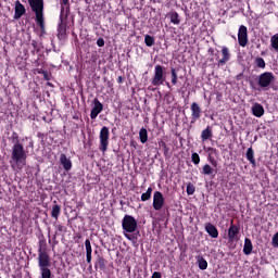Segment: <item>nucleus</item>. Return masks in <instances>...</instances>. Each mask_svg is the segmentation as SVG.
I'll return each mask as SVG.
<instances>
[{
  "instance_id": "nucleus-1",
  "label": "nucleus",
  "mask_w": 278,
  "mask_h": 278,
  "mask_svg": "<svg viewBox=\"0 0 278 278\" xmlns=\"http://www.w3.org/2000/svg\"><path fill=\"white\" fill-rule=\"evenodd\" d=\"M31 12L35 13V21L39 26L41 34H45V0H28Z\"/></svg>"
},
{
  "instance_id": "nucleus-2",
  "label": "nucleus",
  "mask_w": 278,
  "mask_h": 278,
  "mask_svg": "<svg viewBox=\"0 0 278 278\" xmlns=\"http://www.w3.org/2000/svg\"><path fill=\"white\" fill-rule=\"evenodd\" d=\"M122 229L125 231L124 236L127 240H136V236L129 235L135 233V231L138 229V222L136 220V217L131 215H125L122 219Z\"/></svg>"
},
{
  "instance_id": "nucleus-3",
  "label": "nucleus",
  "mask_w": 278,
  "mask_h": 278,
  "mask_svg": "<svg viewBox=\"0 0 278 278\" xmlns=\"http://www.w3.org/2000/svg\"><path fill=\"white\" fill-rule=\"evenodd\" d=\"M11 159L15 164H25L27 162V151H25L23 143L13 144Z\"/></svg>"
},
{
  "instance_id": "nucleus-4",
  "label": "nucleus",
  "mask_w": 278,
  "mask_h": 278,
  "mask_svg": "<svg viewBox=\"0 0 278 278\" xmlns=\"http://www.w3.org/2000/svg\"><path fill=\"white\" fill-rule=\"evenodd\" d=\"M100 144L99 150L102 153H105L108 151V147H110V128L108 126H103L100 130Z\"/></svg>"
},
{
  "instance_id": "nucleus-5",
  "label": "nucleus",
  "mask_w": 278,
  "mask_h": 278,
  "mask_svg": "<svg viewBox=\"0 0 278 278\" xmlns=\"http://www.w3.org/2000/svg\"><path fill=\"white\" fill-rule=\"evenodd\" d=\"M68 15H65L64 18V7L61 8V12H60V23L58 25L56 28V38H59V40H66V17Z\"/></svg>"
},
{
  "instance_id": "nucleus-6",
  "label": "nucleus",
  "mask_w": 278,
  "mask_h": 278,
  "mask_svg": "<svg viewBox=\"0 0 278 278\" xmlns=\"http://www.w3.org/2000/svg\"><path fill=\"white\" fill-rule=\"evenodd\" d=\"M166 81V75H164V67L162 65H155L154 76L151 80L152 86H162Z\"/></svg>"
},
{
  "instance_id": "nucleus-7",
  "label": "nucleus",
  "mask_w": 278,
  "mask_h": 278,
  "mask_svg": "<svg viewBox=\"0 0 278 278\" xmlns=\"http://www.w3.org/2000/svg\"><path fill=\"white\" fill-rule=\"evenodd\" d=\"M274 81L275 74H273L271 72H265L258 76L260 88H268V86H270V84H273Z\"/></svg>"
},
{
  "instance_id": "nucleus-8",
  "label": "nucleus",
  "mask_w": 278,
  "mask_h": 278,
  "mask_svg": "<svg viewBox=\"0 0 278 278\" xmlns=\"http://www.w3.org/2000/svg\"><path fill=\"white\" fill-rule=\"evenodd\" d=\"M238 42L240 47H247L249 45V29L244 25L239 27Z\"/></svg>"
},
{
  "instance_id": "nucleus-9",
  "label": "nucleus",
  "mask_w": 278,
  "mask_h": 278,
  "mask_svg": "<svg viewBox=\"0 0 278 278\" xmlns=\"http://www.w3.org/2000/svg\"><path fill=\"white\" fill-rule=\"evenodd\" d=\"M238 240H240V227L231 220L230 227L228 228V241L238 242Z\"/></svg>"
},
{
  "instance_id": "nucleus-10",
  "label": "nucleus",
  "mask_w": 278,
  "mask_h": 278,
  "mask_svg": "<svg viewBox=\"0 0 278 278\" xmlns=\"http://www.w3.org/2000/svg\"><path fill=\"white\" fill-rule=\"evenodd\" d=\"M164 203H166V200L164 199V194L160 191H155L153 194V207L156 212H160L162 207H164Z\"/></svg>"
},
{
  "instance_id": "nucleus-11",
  "label": "nucleus",
  "mask_w": 278,
  "mask_h": 278,
  "mask_svg": "<svg viewBox=\"0 0 278 278\" xmlns=\"http://www.w3.org/2000/svg\"><path fill=\"white\" fill-rule=\"evenodd\" d=\"M103 112V103L99 101V98L93 99V108L91 109L90 112V118L91 121H94L97 116H99Z\"/></svg>"
},
{
  "instance_id": "nucleus-12",
  "label": "nucleus",
  "mask_w": 278,
  "mask_h": 278,
  "mask_svg": "<svg viewBox=\"0 0 278 278\" xmlns=\"http://www.w3.org/2000/svg\"><path fill=\"white\" fill-rule=\"evenodd\" d=\"M51 266V257L48 252H38V267L47 268Z\"/></svg>"
},
{
  "instance_id": "nucleus-13",
  "label": "nucleus",
  "mask_w": 278,
  "mask_h": 278,
  "mask_svg": "<svg viewBox=\"0 0 278 278\" xmlns=\"http://www.w3.org/2000/svg\"><path fill=\"white\" fill-rule=\"evenodd\" d=\"M191 125L197 123V121H199V118H201V106L199 105V103L197 102H192L191 103Z\"/></svg>"
},
{
  "instance_id": "nucleus-14",
  "label": "nucleus",
  "mask_w": 278,
  "mask_h": 278,
  "mask_svg": "<svg viewBox=\"0 0 278 278\" xmlns=\"http://www.w3.org/2000/svg\"><path fill=\"white\" fill-rule=\"evenodd\" d=\"M25 12L27 10L25 9V5L21 3V1H15V11H14V18L15 21H18L22 16H25Z\"/></svg>"
},
{
  "instance_id": "nucleus-15",
  "label": "nucleus",
  "mask_w": 278,
  "mask_h": 278,
  "mask_svg": "<svg viewBox=\"0 0 278 278\" xmlns=\"http://www.w3.org/2000/svg\"><path fill=\"white\" fill-rule=\"evenodd\" d=\"M231 60V52H229V48H222V59L218 60V66H225L227 62Z\"/></svg>"
},
{
  "instance_id": "nucleus-16",
  "label": "nucleus",
  "mask_w": 278,
  "mask_h": 278,
  "mask_svg": "<svg viewBox=\"0 0 278 278\" xmlns=\"http://www.w3.org/2000/svg\"><path fill=\"white\" fill-rule=\"evenodd\" d=\"M60 164L66 173L73 168V161H71L64 153L60 155Z\"/></svg>"
},
{
  "instance_id": "nucleus-17",
  "label": "nucleus",
  "mask_w": 278,
  "mask_h": 278,
  "mask_svg": "<svg viewBox=\"0 0 278 278\" xmlns=\"http://www.w3.org/2000/svg\"><path fill=\"white\" fill-rule=\"evenodd\" d=\"M205 231L211 238H218V228L212 223L205 224Z\"/></svg>"
},
{
  "instance_id": "nucleus-18",
  "label": "nucleus",
  "mask_w": 278,
  "mask_h": 278,
  "mask_svg": "<svg viewBox=\"0 0 278 278\" xmlns=\"http://www.w3.org/2000/svg\"><path fill=\"white\" fill-rule=\"evenodd\" d=\"M85 249H86L87 264L91 265L92 264V245L90 244V239H86Z\"/></svg>"
},
{
  "instance_id": "nucleus-19",
  "label": "nucleus",
  "mask_w": 278,
  "mask_h": 278,
  "mask_svg": "<svg viewBox=\"0 0 278 278\" xmlns=\"http://www.w3.org/2000/svg\"><path fill=\"white\" fill-rule=\"evenodd\" d=\"M245 157L248 162L252 165L253 168L257 166V162L255 161V151H253V148H249L245 153Z\"/></svg>"
},
{
  "instance_id": "nucleus-20",
  "label": "nucleus",
  "mask_w": 278,
  "mask_h": 278,
  "mask_svg": "<svg viewBox=\"0 0 278 278\" xmlns=\"http://www.w3.org/2000/svg\"><path fill=\"white\" fill-rule=\"evenodd\" d=\"M252 114L253 116H256V118H262V115L264 114V106L260 103H256L252 106Z\"/></svg>"
},
{
  "instance_id": "nucleus-21",
  "label": "nucleus",
  "mask_w": 278,
  "mask_h": 278,
  "mask_svg": "<svg viewBox=\"0 0 278 278\" xmlns=\"http://www.w3.org/2000/svg\"><path fill=\"white\" fill-rule=\"evenodd\" d=\"M106 265H108V261L103 256L98 255L94 264V268L96 269L99 268V270H105Z\"/></svg>"
},
{
  "instance_id": "nucleus-22",
  "label": "nucleus",
  "mask_w": 278,
  "mask_h": 278,
  "mask_svg": "<svg viewBox=\"0 0 278 278\" xmlns=\"http://www.w3.org/2000/svg\"><path fill=\"white\" fill-rule=\"evenodd\" d=\"M243 253L244 255H251L253 253V242L249 238L244 239Z\"/></svg>"
},
{
  "instance_id": "nucleus-23",
  "label": "nucleus",
  "mask_w": 278,
  "mask_h": 278,
  "mask_svg": "<svg viewBox=\"0 0 278 278\" xmlns=\"http://www.w3.org/2000/svg\"><path fill=\"white\" fill-rule=\"evenodd\" d=\"M214 134L212 132V127L207 126L204 130L201 132V140L202 142H205V140H210Z\"/></svg>"
},
{
  "instance_id": "nucleus-24",
  "label": "nucleus",
  "mask_w": 278,
  "mask_h": 278,
  "mask_svg": "<svg viewBox=\"0 0 278 278\" xmlns=\"http://www.w3.org/2000/svg\"><path fill=\"white\" fill-rule=\"evenodd\" d=\"M168 16H169L170 23H173V25H179V23H181V18H179V13H177V11L169 12Z\"/></svg>"
},
{
  "instance_id": "nucleus-25",
  "label": "nucleus",
  "mask_w": 278,
  "mask_h": 278,
  "mask_svg": "<svg viewBox=\"0 0 278 278\" xmlns=\"http://www.w3.org/2000/svg\"><path fill=\"white\" fill-rule=\"evenodd\" d=\"M61 212H62V206H60V204H54L51 211L52 218H55V220H58V218H60Z\"/></svg>"
},
{
  "instance_id": "nucleus-26",
  "label": "nucleus",
  "mask_w": 278,
  "mask_h": 278,
  "mask_svg": "<svg viewBox=\"0 0 278 278\" xmlns=\"http://www.w3.org/2000/svg\"><path fill=\"white\" fill-rule=\"evenodd\" d=\"M139 138H140V142L142 144L147 143V141L149 140V132L147 131V128H141L140 129Z\"/></svg>"
},
{
  "instance_id": "nucleus-27",
  "label": "nucleus",
  "mask_w": 278,
  "mask_h": 278,
  "mask_svg": "<svg viewBox=\"0 0 278 278\" xmlns=\"http://www.w3.org/2000/svg\"><path fill=\"white\" fill-rule=\"evenodd\" d=\"M198 266L200 270H207V261L203 256H199Z\"/></svg>"
},
{
  "instance_id": "nucleus-28",
  "label": "nucleus",
  "mask_w": 278,
  "mask_h": 278,
  "mask_svg": "<svg viewBox=\"0 0 278 278\" xmlns=\"http://www.w3.org/2000/svg\"><path fill=\"white\" fill-rule=\"evenodd\" d=\"M153 193V188L152 187H149L147 189V192L142 193L141 194V201H149L151 200V194Z\"/></svg>"
},
{
  "instance_id": "nucleus-29",
  "label": "nucleus",
  "mask_w": 278,
  "mask_h": 278,
  "mask_svg": "<svg viewBox=\"0 0 278 278\" xmlns=\"http://www.w3.org/2000/svg\"><path fill=\"white\" fill-rule=\"evenodd\" d=\"M41 278H51V269L49 267H39Z\"/></svg>"
},
{
  "instance_id": "nucleus-30",
  "label": "nucleus",
  "mask_w": 278,
  "mask_h": 278,
  "mask_svg": "<svg viewBox=\"0 0 278 278\" xmlns=\"http://www.w3.org/2000/svg\"><path fill=\"white\" fill-rule=\"evenodd\" d=\"M144 43L147 47H153V45H155V38H153V36H151V35H146Z\"/></svg>"
},
{
  "instance_id": "nucleus-31",
  "label": "nucleus",
  "mask_w": 278,
  "mask_h": 278,
  "mask_svg": "<svg viewBox=\"0 0 278 278\" xmlns=\"http://www.w3.org/2000/svg\"><path fill=\"white\" fill-rule=\"evenodd\" d=\"M254 63L257 66V68H266V61H264V59L261 56H257Z\"/></svg>"
},
{
  "instance_id": "nucleus-32",
  "label": "nucleus",
  "mask_w": 278,
  "mask_h": 278,
  "mask_svg": "<svg viewBox=\"0 0 278 278\" xmlns=\"http://www.w3.org/2000/svg\"><path fill=\"white\" fill-rule=\"evenodd\" d=\"M202 173L204 175H214V168L210 165V164H205L203 167H202Z\"/></svg>"
},
{
  "instance_id": "nucleus-33",
  "label": "nucleus",
  "mask_w": 278,
  "mask_h": 278,
  "mask_svg": "<svg viewBox=\"0 0 278 278\" xmlns=\"http://www.w3.org/2000/svg\"><path fill=\"white\" fill-rule=\"evenodd\" d=\"M270 45L273 47V49L275 51H277L278 53V34L274 35L271 38H270Z\"/></svg>"
},
{
  "instance_id": "nucleus-34",
  "label": "nucleus",
  "mask_w": 278,
  "mask_h": 278,
  "mask_svg": "<svg viewBox=\"0 0 278 278\" xmlns=\"http://www.w3.org/2000/svg\"><path fill=\"white\" fill-rule=\"evenodd\" d=\"M10 140H11V142H12L13 144H22V143H21V139H20V137H18V132H16V131H13V132H12V136L10 137Z\"/></svg>"
},
{
  "instance_id": "nucleus-35",
  "label": "nucleus",
  "mask_w": 278,
  "mask_h": 278,
  "mask_svg": "<svg viewBox=\"0 0 278 278\" xmlns=\"http://www.w3.org/2000/svg\"><path fill=\"white\" fill-rule=\"evenodd\" d=\"M170 75H172V84H173V86H177V79H179V78L177 76V70H175V67L170 68Z\"/></svg>"
},
{
  "instance_id": "nucleus-36",
  "label": "nucleus",
  "mask_w": 278,
  "mask_h": 278,
  "mask_svg": "<svg viewBox=\"0 0 278 278\" xmlns=\"http://www.w3.org/2000/svg\"><path fill=\"white\" fill-rule=\"evenodd\" d=\"M194 192H197V187H194V185L192 182H189L187 185V194L189 197H192V194H194Z\"/></svg>"
},
{
  "instance_id": "nucleus-37",
  "label": "nucleus",
  "mask_w": 278,
  "mask_h": 278,
  "mask_svg": "<svg viewBox=\"0 0 278 278\" xmlns=\"http://www.w3.org/2000/svg\"><path fill=\"white\" fill-rule=\"evenodd\" d=\"M38 253H47V240L39 241Z\"/></svg>"
},
{
  "instance_id": "nucleus-38",
  "label": "nucleus",
  "mask_w": 278,
  "mask_h": 278,
  "mask_svg": "<svg viewBox=\"0 0 278 278\" xmlns=\"http://www.w3.org/2000/svg\"><path fill=\"white\" fill-rule=\"evenodd\" d=\"M191 162H192L193 164H195V166L201 163V156H199V153L193 152V153L191 154Z\"/></svg>"
},
{
  "instance_id": "nucleus-39",
  "label": "nucleus",
  "mask_w": 278,
  "mask_h": 278,
  "mask_svg": "<svg viewBox=\"0 0 278 278\" xmlns=\"http://www.w3.org/2000/svg\"><path fill=\"white\" fill-rule=\"evenodd\" d=\"M208 162H210V164H212L213 168L218 167V161H216V159H214V156H212V154H208Z\"/></svg>"
},
{
  "instance_id": "nucleus-40",
  "label": "nucleus",
  "mask_w": 278,
  "mask_h": 278,
  "mask_svg": "<svg viewBox=\"0 0 278 278\" xmlns=\"http://www.w3.org/2000/svg\"><path fill=\"white\" fill-rule=\"evenodd\" d=\"M61 5L66 7V12H70L71 10V0H61Z\"/></svg>"
},
{
  "instance_id": "nucleus-41",
  "label": "nucleus",
  "mask_w": 278,
  "mask_h": 278,
  "mask_svg": "<svg viewBox=\"0 0 278 278\" xmlns=\"http://www.w3.org/2000/svg\"><path fill=\"white\" fill-rule=\"evenodd\" d=\"M207 151L210 152L208 155H211V156L212 155L218 156V150H216L215 148L208 147Z\"/></svg>"
},
{
  "instance_id": "nucleus-42",
  "label": "nucleus",
  "mask_w": 278,
  "mask_h": 278,
  "mask_svg": "<svg viewBox=\"0 0 278 278\" xmlns=\"http://www.w3.org/2000/svg\"><path fill=\"white\" fill-rule=\"evenodd\" d=\"M273 247H278V231L274 235L271 239Z\"/></svg>"
},
{
  "instance_id": "nucleus-43",
  "label": "nucleus",
  "mask_w": 278,
  "mask_h": 278,
  "mask_svg": "<svg viewBox=\"0 0 278 278\" xmlns=\"http://www.w3.org/2000/svg\"><path fill=\"white\" fill-rule=\"evenodd\" d=\"M56 227V231H60V233L65 232L66 231V226L59 224L55 226Z\"/></svg>"
},
{
  "instance_id": "nucleus-44",
  "label": "nucleus",
  "mask_w": 278,
  "mask_h": 278,
  "mask_svg": "<svg viewBox=\"0 0 278 278\" xmlns=\"http://www.w3.org/2000/svg\"><path fill=\"white\" fill-rule=\"evenodd\" d=\"M97 46L98 47H105V40L103 38H98L97 40Z\"/></svg>"
},
{
  "instance_id": "nucleus-45",
  "label": "nucleus",
  "mask_w": 278,
  "mask_h": 278,
  "mask_svg": "<svg viewBox=\"0 0 278 278\" xmlns=\"http://www.w3.org/2000/svg\"><path fill=\"white\" fill-rule=\"evenodd\" d=\"M161 147H162V149H163V151H164V155H166V153L169 151V150H168V146L166 144V142H162V143H161Z\"/></svg>"
},
{
  "instance_id": "nucleus-46",
  "label": "nucleus",
  "mask_w": 278,
  "mask_h": 278,
  "mask_svg": "<svg viewBox=\"0 0 278 278\" xmlns=\"http://www.w3.org/2000/svg\"><path fill=\"white\" fill-rule=\"evenodd\" d=\"M43 78L46 79V81H49L51 78L49 77V72L48 71H43L42 72Z\"/></svg>"
},
{
  "instance_id": "nucleus-47",
  "label": "nucleus",
  "mask_w": 278,
  "mask_h": 278,
  "mask_svg": "<svg viewBox=\"0 0 278 278\" xmlns=\"http://www.w3.org/2000/svg\"><path fill=\"white\" fill-rule=\"evenodd\" d=\"M151 278H162V273L160 271H154L151 276Z\"/></svg>"
},
{
  "instance_id": "nucleus-48",
  "label": "nucleus",
  "mask_w": 278,
  "mask_h": 278,
  "mask_svg": "<svg viewBox=\"0 0 278 278\" xmlns=\"http://www.w3.org/2000/svg\"><path fill=\"white\" fill-rule=\"evenodd\" d=\"M117 84H123V76H118Z\"/></svg>"
},
{
  "instance_id": "nucleus-49",
  "label": "nucleus",
  "mask_w": 278,
  "mask_h": 278,
  "mask_svg": "<svg viewBox=\"0 0 278 278\" xmlns=\"http://www.w3.org/2000/svg\"><path fill=\"white\" fill-rule=\"evenodd\" d=\"M55 244H58V241H54L52 247L54 248V247H55Z\"/></svg>"
},
{
  "instance_id": "nucleus-50",
  "label": "nucleus",
  "mask_w": 278,
  "mask_h": 278,
  "mask_svg": "<svg viewBox=\"0 0 278 278\" xmlns=\"http://www.w3.org/2000/svg\"><path fill=\"white\" fill-rule=\"evenodd\" d=\"M166 86H168V88H170V84L169 83H166Z\"/></svg>"
},
{
  "instance_id": "nucleus-51",
  "label": "nucleus",
  "mask_w": 278,
  "mask_h": 278,
  "mask_svg": "<svg viewBox=\"0 0 278 278\" xmlns=\"http://www.w3.org/2000/svg\"><path fill=\"white\" fill-rule=\"evenodd\" d=\"M55 238H56V236L54 235V236H53V240H55Z\"/></svg>"
},
{
  "instance_id": "nucleus-52",
  "label": "nucleus",
  "mask_w": 278,
  "mask_h": 278,
  "mask_svg": "<svg viewBox=\"0 0 278 278\" xmlns=\"http://www.w3.org/2000/svg\"><path fill=\"white\" fill-rule=\"evenodd\" d=\"M211 53H214V50H211Z\"/></svg>"
},
{
  "instance_id": "nucleus-53",
  "label": "nucleus",
  "mask_w": 278,
  "mask_h": 278,
  "mask_svg": "<svg viewBox=\"0 0 278 278\" xmlns=\"http://www.w3.org/2000/svg\"><path fill=\"white\" fill-rule=\"evenodd\" d=\"M0 278H1V276H0Z\"/></svg>"
}]
</instances>
